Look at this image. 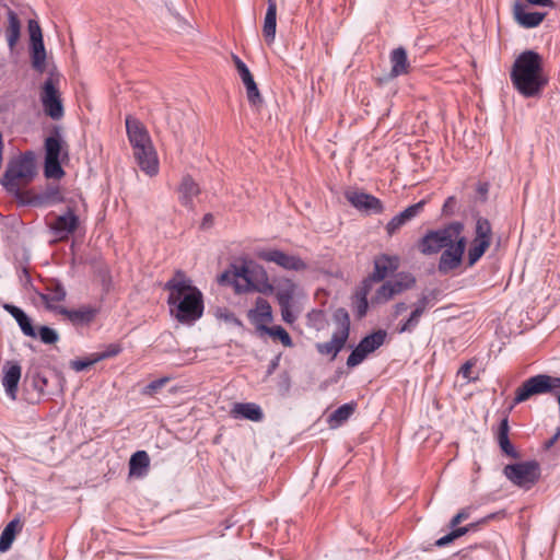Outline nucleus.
Returning a JSON list of instances; mask_svg holds the SVG:
<instances>
[{
  "mask_svg": "<svg viewBox=\"0 0 560 560\" xmlns=\"http://www.w3.org/2000/svg\"><path fill=\"white\" fill-rule=\"evenodd\" d=\"M172 315L182 324H192L203 314V296L184 271L177 270L164 285Z\"/></svg>",
  "mask_w": 560,
  "mask_h": 560,
  "instance_id": "1",
  "label": "nucleus"
},
{
  "mask_svg": "<svg viewBox=\"0 0 560 560\" xmlns=\"http://www.w3.org/2000/svg\"><path fill=\"white\" fill-rule=\"evenodd\" d=\"M511 81L524 97L538 96L548 83L541 56L534 50L523 51L513 63Z\"/></svg>",
  "mask_w": 560,
  "mask_h": 560,
  "instance_id": "2",
  "label": "nucleus"
},
{
  "mask_svg": "<svg viewBox=\"0 0 560 560\" xmlns=\"http://www.w3.org/2000/svg\"><path fill=\"white\" fill-rule=\"evenodd\" d=\"M36 175L35 158L27 151L12 158L0 179L2 187L18 199L23 198L22 189L30 185Z\"/></svg>",
  "mask_w": 560,
  "mask_h": 560,
  "instance_id": "3",
  "label": "nucleus"
},
{
  "mask_svg": "<svg viewBox=\"0 0 560 560\" xmlns=\"http://www.w3.org/2000/svg\"><path fill=\"white\" fill-rule=\"evenodd\" d=\"M464 223L453 221L444 226L428 231L418 242V249L423 255H435L456 242L464 234Z\"/></svg>",
  "mask_w": 560,
  "mask_h": 560,
  "instance_id": "4",
  "label": "nucleus"
},
{
  "mask_svg": "<svg viewBox=\"0 0 560 560\" xmlns=\"http://www.w3.org/2000/svg\"><path fill=\"white\" fill-rule=\"evenodd\" d=\"M560 388V377L547 374H538L527 378L515 390L513 405L528 400L534 395L549 394Z\"/></svg>",
  "mask_w": 560,
  "mask_h": 560,
  "instance_id": "5",
  "label": "nucleus"
},
{
  "mask_svg": "<svg viewBox=\"0 0 560 560\" xmlns=\"http://www.w3.org/2000/svg\"><path fill=\"white\" fill-rule=\"evenodd\" d=\"M504 475L514 485L529 489L540 478V466L536 460L510 464L504 467Z\"/></svg>",
  "mask_w": 560,
  "mask_h": 560,
  "instance_id": "6",
  "label": "nucleus"
},
{
  "mask_svg": "<svg viewBox=\"0 0 560 560\" xmlns=\"http://www.w3.org/2000/svg\"><path fill=\"white\" fill-rule=\"evenodd\" d=\"M256 257L266 262L276 264L288 271H304L308 267L300 256L277 248L257 250Z\"/></svg>",
  "mask_w": 560,
  "mask_h": 560,
  "instance_id": "7",
  "label": "nucleus"
},
{
  "mask_svg": "<svg viewBox=\"0 0 560 560\" xmlns=\"http://www.w3.org/2000/svg\"><path fill=\"white\" fill-rule=\"evenodd\" d=\"M436 300L435 291L421 294L420 298L413 303L412 311L409 316L397 327V332H413L418 327L422 315L435 305Z\"/></svg>",
  "mask_w": 560,
  "mask_h": 560,
  "instance_id": "8",
  "label": "nucleus"
},
{
  "mask_svg": "<svg viewBox=\"0 0 560 560\" xmlns=\"http://www.w3.org/2000/svg\"><path fill=\"white\" fill-rule=\"evenodd\" d=\"M466 245L467 238L463 234L456 242L452 243V245L443 250L438 264L440 273L447 275L462 265Z\"/></svg>",
  "mask_w": 560,
  "mask_h": 560,
  "instance_id": "9",
  "label": "nucleus"
},
{
  "mask_svg": "<svg viewBox=\"0 0 560 560\" xmlns=\"http://www.w3.org/2000/svg\"><path fill=\"white\" fill-rule=\"evenodd\" d=\"M80 226V218L74 208L68 207L67 211L56 217L49 224V229L57 241H67Z\"/></svg>",
  "mask_w": 560,
  "mask_h": 560,
  "instance_id": "10",
  "label": "nucleus"
},
{
  "mask_svg": "<svg viewBox=\"0 0 560 560\" xmlns=\"http://www.w3.org/2000/svg\"><path fill=\"white\" fill-rule=\"evenodd\" d=\"M40 101L45 114L51 119L59 120L63 117L65 112L60 94L51 78H48L43 85Z\"/></svg>",
  "mask_w": 560,
  "mask_h": 560,
  "instance_id": "11",
  "label": "nucleus"
},
{
  "mask_svg": "<svg viewBox=\"0 0 560 560\" xmlns=\"http://www.w3.org/2000/svg\"><path fill=\"white\" fill-rule=\"evenodd\" d=\"M232 60L243 84L245 85L248 103L255 107L260 106L262 104V97L248 67L235 54H232Z\"/></svg>",
  "mask_w": 560,
  "mask_h": 560,
  "instance_id": "12",
  "label": "nucleus"
},
{
  "mask_svg": "<svg viewBox=\"0 0 560 560\" xmlns=\"http://www.w3.org/2000/svg\"><path fill=\"white\" fill-rule=\"evenodd\" d=\"M35 293L42 300L46 310L57 313L60 307L57 304L63 302L67 298L66 288L59 280L56 279H49L45 283L44 291L35 290Z\"/></svg>",
  "mask_w": 560,
  "mask_h": 560,
  "instance_id": "13",
  "label": "nucleus"
},
{
  "mask_svg": "<svg viewBox=\"0 0 560 560\" xmlns=\"http://www.w3.org/2000/svg\"><path fill=\"white\" fill-rule=\"evenodd\" d=\"M346 198L351 206L360 211L376 214L384 211L383 202L373 195L363 191H348Z\"/></svg>",
  "mask_w": 560,
  "mask_h": 560,
  "instance_id": "14",
  "label": "nucleus"
},
{
  "mask_svg": "<svg viewBox=\"0 0 560 560\" xmlns=\"http://www.w3.org/2000/svg\"><path fill=\"white\" fill-rule=\"evenodd\" d=\"M133 150V156L140 170L149 176H155L159 173V160L153 144H147Z\"/></svg>",
  "mask_w": 560,
  "mask_h": 560,
  "instance_id": "15",
  "label": "nucleus"
},
{
  "mask_svg": "<svg viewBox=\"0 0 560 560\" xmlns=\"http://www.w3.org/2000/svg\"><path fill=\"white\" fill-rule=\"evenodd\" d=\"M133 150V156L140 170L149 176H155L159 173V160L153 144H147Z\"/></svg>",
  "mask_w": 560,
  "mask_h": 560,
  "instance_id": "16",
  "label": "nucleus"
},
{
  "mask_svg": "<svg viewBox=\"0 0 560 560\" xmlns=\"http://www.w3.org/2000/svg\"><path fill=\"white\" fill-rule=\"evenodd\" d=\"M100 310L93 305H82L77 310L59 307L58 314L65 316L73 326H88L97 316Z\"/></svg>",
  "mask_w": 560,
  "mask_h": 560,
  "instance_id": "17",
  "label": "nucleus"
},
{
  "mask_svg": "<svg viewBox=\"0 0 560 560\" xmlns=\"http://www.w3.org/2000/svg\"><path fill=\"white\" fill-rule=\"evenodd\" d=\"M425 200H420L407 207L404 211L399 212L390 219L386 224L385 230L388 236H393L397 233L405 224L418 217L424 209Z\"/></svg>",
  "mask_w": 560,
  "mask_h": 560,
  "instance_id": "18",
  "label": "nucleus"
},
{
  "mask_svg": "<svg viewBox=\"0 0 560 560\" xmlns=\"http://www.w3.org/2000/svg\"><path fill=\"white\" fill-rule=\"evenodd\" d=\"M399 267V258L397 256L380 255L374 259V270L365 279L373 282H380L384 280L389 272L395 271Z\"/></svg>",
  "mask_w": 560,
  "mask_h": 560,
  "instance_id": "19",
  "label": "nucleus"
},
{
  "mask_svg": "<svg viewBox=\"0 0 560 560\" xmlns=\"http://www.w3.org/2000/svg\"><path fill=\"white\" fill-rule=\"evenodd\" d=\"M126 129L132 149L152 143L149 132L138 119L128 116Z\"/></svg>",
  "mask_w": 560,
  "mask_h": 560,
  "instance_id": "20",
  "label": "nucleus"
},
{
  "mask_svg": "<svg viewBox=\"0 0 560 560\" xmlns=\"http://www.w3.org/2000/svg\"><path fill=\"white\" fill-rule=\"evenodd\" d=\"M248 318L259 330H262V327L272 320V310L269 302L266 299L258 298L255 308L248 312Z\"/></svg>",
  "mask_w": 560,
  "mask_h": 560,
  "instance_id": "21",
  "label": "nucleus"
},
{
  "mask_svg": "<svg viewBox=\"0 0 560 560\" xmlns=\"http://www.w3.org/2000/svg\"><path fill=\"white\" fill-rule=\"evenodd\" d=\"M21 378V366L18 362H7L2 380L7 395L11 399L16 398L18 385Z\"/></svg>",
  "mask_w": 560,
  "mask_h": 560,
  "instance_id": "22",
  "label": "nucleus"
},
{
  "mask_svg": "<svg viewBox=\"0 0 560 560\" xmlns=\"http://www.w3.org/2000/svg\"><path fill=\"white\" fill-rule=\"evenodd\" d=\"M200 194L199 185L191 176L186 175L182 178L178 186V199L182 206L194 209V198Z\"/></svg>",
  "mask_w": 560,
  "mask_h": 560,
  "instance_id": "23",
  "label": "nucleus"
},
{
  "mask_svg": "<svg viewBox=\"0 0 560 560\" xmlns=\"http://www.w3.org/2000/svg\"><path fill=\"white\" fill-rule=\"evenodd\" d=\"M231 415L235 419H247L250 421H261L264 412L261 408L254 402H236L231 409Z\"/></svg>",
  "mask_w": 560,
  "mask_h": 560,
  "instance_id": "24",
  "label": "nucleus"
},
{
  "mask_svg": "<svg viewBox=\"0 0 560 560\" xmlns=\"http://www.w3.org/2000/svg\"><path fill=\"white\" fill-rule=\"evenodd\" d=\"M514 18L520 25L526 28L538 26L545 19L546 13L540 12H526L524 4L516 2L513 7Z\"/></svg>",
  "mask_w": 560,
  "mask_h": 560,
  "instance_id": "25",
  "label": "nucleus"
},
{
  "mask_svg": "<svg viewBox=\"0 0 560 560\" xmlns=\"http://www.w3.org/2000/svg\"><path fill=\"white\" fill-rule=\"evenodd\" d=\"M3 308L16 320L19 327L25 336L31 338L37 337V332L32 324V319L22 308L12 304H4Z\"/></svg>",
  "mask_w": 560,
  "mask_h": 560,
  "instance_id": "26",
  "label": "nucleus"
},
{
  "mask_svg": "<svg viewBox=\"0 0 560 560\" xmlns=\"http://www.w3.org/2000/svg\"><path fill=\"white\" fill-rule=\"evenodd\" d=\"M63 201L60 187L58 185H48L42 192L35 195L30 203L36 207H44L60 203Z\"/></svg>",
  "mask_w": 560,
  "mask_h": 560,
  "instance_id": "27",
  "label": "nucleus"
},
{
  "mask_svg": "<svg viewBox=\"0 0 560 560\" xmlns=\"http://www.w3.org/2000/svg\"><path fill=\"white\" fill-rule=\"evenodd\" d=\"M371 280H363L353 295V312L357 318H363L369 310L368 295L371 291Z\"/></svg>",
  "mask_w": 560,
  "mask_h": 560,
  "instance_id": "28",
  "label": "nucleus"
},
{
  "mask_svg": "<svg viewBox=\"0 0 560 560\" xmlns=\"http://www.w3.org/2000/svg\"><path fill=\"white\" fill-rule=\"evenodd\" d=\"M277 27V3L276 0H268L267 11L264 19L262 35L267 44H272L276 37Z\"/></svg>",
  "mask_w": 560,
  "mask_h": 560,
  "instance_id": "29",
  "label": "nucleus"
},
{
  "mask_svg": "<svg viewBox=\"0 0 560 560\" xmlns=\"http://www.w3.org/2000/svg\"><path fill=\"white\" fill-rule=\"evenodd\" d=\"M390 75L396 78L402 74H407L409 71V61L407 57V51L402 47L395 48L390 52Z\"/></svg>",
  "mask_w": 560,
  "mask_h": 560,
  "instance_id": "30",
  "label": "nucleus"
},
{
  "mask_svg": "<svg viewBox=\"0 0 560 560\" xmlns=\"http://www.w3.org/2000/svg\"><path fill=\"white\" fill-rule=\"evenodd\" d=\"M232 271H233V278L242 279L244 280L245 284L242 285L238 282L235 283V291L236 292H247L257 290L256 285L254 284L252 277H250V270L246 265H231ZM258 291L265 292L262 289H258Z\"/></svg>",
  "mask_w": 560,
  "mask_h": 560,
  "instance_id": "31",
  "label": "nucleus"
},
{
  "mask_svg": "<svg viewBox=\"0 0 560 560\" xmlns=\"http://www.w3.org/2000/svg\"><path fill=\"white\" fill-rule=\"evenodd\" d=\"M5 36L10 50H13L21 36V22L18 14L10 9L8 11V27L5 30Z\"/></svg>",
  "mask_w": 560,
  "mask_h": 560,
  "instance_id": "32",
  "label": "nucleus"
},
{
  "mask_svg": "<svg viewBox=\"0 0 560 560\" xmlns=\"http://www.w3.org/2000/svg\"><path fill=\"white\" fill-rule=\"evenodd\" d=\"M509 430H510L509 419H508V417H504L500 422L498 433H497V440H498L499 446L502 450V452H504L510 457L516 458L518 456V454L515 451L512 443L510 442Z\"/></svg>",
  "mask_w": 560,
  "mask_h": 560,
  "instance_id": "33",
  "label": "nucleus"
},
{
  "mask_svg": "<svg viewBox=\"0 0 560 560\" xmlns=\"http://www.w3.org/2000/svg\"><path fill=\"white\" fill-rule=\"evenodd\" d=\"M150 458L145 451H137L129 460V475L142 477L147 474Z\"/></svg>",
  "mask_w": 560,
  "mask_h": 560,
  "instance_id": "34",
  "label": "nucleus"
},
{
  "mask_svg": "<svg viewBox=\"0 0 560 560\" xmlns=\"http://www.w3.org/2000/svg\"><path fill=\"white\" fill-rule=\"evenodd\" d=\"M22 529V524L19 518H14L11 522L7 524L4 529L2 530L0 535V551L5 552L8 551L14 539L16 534Z\"/></svg>",
  "mask_w": 560,
  "mask_h": 560,
  "instance_id": "35",
  "label": "nucleus"
},
{
  "mask_svg": "<svg viewBox=\"0 0 560 560\" xmlns=\"http://www.w3.org/2000/svg\"><path fill=\"white\" fill-rule=\"evenodd\" d=\"M347 340L332 334L331 339L327 342L316 343V350L322 355H330L334 360L338 353L343 349Z\"/></svg>",
  "mask_w": 560,
  "mask_h": 560,
  "instance_id": "36",
  "label": "nucleus"
},
{
  "mask_svg": "<svg viewBox=\"0 0 560 560\" xmlns=\"http://www.w3.org/2000/svg\"><path fill=\"white\" fill-rule=\"evenodd\" d=\"M332 319L338 327L334 334L348 340L350 335V316L348 311L342 307L337 308L332 314Z\"/></svg>",
  "mask_w": 560,
  "mask_h": 560,
  "instance_id": "37",
  "label": "nucleus"
},
{
  "mask_svg": "<svg viewBox=\"0 0 560 560\" xmlns=\"http://www.w3.org/2000/svg\"><path fill=\"white\" fill-rule=\"evenodd\" d=\"M472 241L492 243V226L488 219L479 217L475 224V236Z\"/></svg>",
  "mask_w": 560,
  "mask_h": 560,
  "instance_id": "38",
  "label": "nucleus"
},
{
  "mask_svg": "<svg viewBox=\"0 0 560 560\" xmlns=\"http://www.w3.org/2000/svg\"><path fill=\"white\" fill-rule=\"evenodd\" d=\"M32 67L38 71L44 72L46 69V50L44 43L30 45Z\"/></svg>",
  "mask_w": 560,
  "mask_h": 560,
  "instance_id": "39",
  "label": "nucleus"
},
{
  "mask_svg": "<svg viewBox=\"0 0 560 560\" xmlns=\"http://www.w3.org/2000/svg\"><path fill=\"white\" fill-rule=\"evenodd\" d=\"M295 288L296 285L291 279H283L279 283L276 294L278 304L292 303Z\"/></svg>",
  "mask_w": 560,
  "mask_h": 560,
  "instance_id": "40",
  "label": "nucleus"
},
{
  "mask_svg": "<svg viewBox=\"0 0 560 560\" xmlns=\"http://www.w3.org/2000/svg\"><path fill=\"white\" fill-rule=\"evenodd\" d=\"M490 244H487L486 241L477 242L471 241L467 252V264L469 267H472L477 264V261L485 255V253L489 249Z\"/></svg>",
  "mask_w": 560,
  "mask_h": 560,
  "instance_id": "41",
  "label": "nucleus"
},
{
  "mask_svg": "<svg viewBox=\"0 0 560 560\" xmlns=\"http://www.w3.org/2000/svg\"><path fill=\"white\" fill-rule=\"evenodd\" d=\"M386 282L393 289L395 295H398L406 290L411 289L416 283V279L410 275H399L396 279L388 280Z\"/></svg>",
  "mask_w": 560,
  "mask_h": 560,
  "instance_id": "42",
  "label": "nucleus"
},
{
  "mask_svg": "<svg viewBox=\"0 0 560 560\" xmlns=\"http://www.w3.org/2000/svg\"><path fill=\"white\" fill-rule=\"evenodd\" d=\"M386 331L377 330L371 335L365 336L360 342L368 350L369 353H372L376 349H378L385 341Z\"/></svg>",
  "mask_w": 560,
  "mask_h": 560,
  "instance_id": "43",
  "label": "nucleus"
},
{
  "mask_svg": "<svg viewBox=\"0 0 560 560\" xmlns=\"http://www.w3.org/2000/svg\"><path fill=\"white\" fill-rule=\"evenodd\" d=\"M354 404H343L338 407L329 417V422L340 424L348 420L354 411Z\"/></svg>",
  "mask_w": 560,
  "mask_h": 560,
  "instance_id": "44",
  "label": "nucleus"
},
{
  "mask_svg": "<svg viewBox=\"0 0 560 560\" xmlns=\"http://www.w3.org/2000/svg\"><path fill=\"white\" fill-rule=\"evenodd\" d=\"M45 151V159H59L61 152V139L58 133L46 138Z\"/></svg>",
  "mask_w": 560,
  "mask_h": 560,
  "instance_id": "45",
  "label": "nucleus"
},
{
  "mask_svg": "<svg viewBox=\"0 0 560 560\" xmlns=\"http://www.w3.org/2000/svg\"><path fill=\"white\" fill-rule=\"evenodd\" d=\"M44 174L47 178L59 179L65 175L59 159H45Z\"/></svg>",
  "mask_w": 560,
  "mask_h": 560,
  "instance_id": "46",
  "label": "nucleus"
},
{
  "mask_svg": "<svg viewBox=\"0 0 560 560\" xmlns=\"http://www.w3.org/2000/svg\"><path fill=\"white\" fill-rule=\"evenodd\" d=\"M262 331L271 337L278 338L284 347H292L293 342L288 331L281 326H264Z\"/></svg>",
  "mask_w": 560,
  "mask_h": 560,
  "instance_id": "47",
  "label": "nucleus"
},
{
  "mask_svg": "<svg viewBox=\"0 0 560 560\" xmlns=\"http://www.w3.org/2000/svg\"><path fill=\"white\" fill-rule=\"evenodd\" d=\"M395 295L393 289L389 287L387 282H384L375 292V295L372 298V303L375 304H384L392 300Z\"/></svg>",
  "mask_w": 560,
  "mask_h": 560,
  "instance_id": "48",
  "label": "nucleus"
},
{
  "mask_svg": "<svg viewBox=\"0 0 560 560\" xmlns=\"http://www.w3.org/2000/svg\"><path fill=\"white\" fill-rule=\"evenodd\" d=\"M468 532H469V527L468 526H463V527L455 528L454 530H452L447 535L439 538L435 541V546L436 547H444V546L448 545L450 542L454 541L456 538L464 536Z\"/></svg>",
  "mask_w": 560,
  "mask_h": 560,
  "instance_id": "49",
  "label": "nucleus"
},
{
  "mask_svg": "<svg viewBox=\"0 0 560 560\" xmlns=\"http://www.w3.org/2000/svg\"><path fill=\"white\" fill-rule=\"evenodd\" d=\"M36 332L37 337L45 345H54L59 340L58 332L48 326H40Z\"/></svg>",
  "mask_w": 560,
  "mask_h": 560,
  "instance_id": "50",
  "label": "nucleus"
},
{
  "mask_svg": "<svg viewBox=\"0 0 560 560\" xmlns=\"http://www.w3.org/2000/svg\"><path fill=\"white\" fill-rule=\"evenodd\" d=\"M27 31L30 34V45L44 43L42 28L37 21L30 20Z\"/></svg>",
  "mask_w": 560,
  "mask_h": 560,
  "instance_id": "51",
  "label": "nucleus"
},
{
  "mask_svg": "<svg viewBox=\"0 0 560 560\" xmlns=\"http://www.w3.org/2000/svg\"><path fill=\"white\" fill-rule=\"evenodd\" d=\"M171 381V377L164 376L158 380H154L150 382L148 385H145L142 388V394L147 396L154 395L158 390H160L162 387H164L168 382Z\"/></svg>",
  "mask_w": 560,
  "mask_h": 560,
  "instance_id": "52",
  "label": "nucleus"
},
{
  "mask_svg": "<svg viewBox=\"0 0 560 560\" xmlns=\"http://www.w3.org/2000/svg\"><path fill=\"white\" fill-rule=\"evenodd\" d=\"M95 353H92L90 358L86 359H75L70 361V368L75 372H81L97 363Z\"/></svg>",
  "mask_w": 560,
  "mask_h": 560,
  "instance_id": "53",
  "label": "nucleus"
},
{
  "mask_svg": "<svg viewBox=\"0 0 560 560\" xmlns=\"http://www.w3.org/2000/svg\"><path fill=\"white\" fill-rule=\"evenodd\" d=\"M122 351V347L119 343H110L106 346L105 350L95 353L96 360L102 361L108 358L118 355Z\"/></svg>",
  "mask_w": 560,
  "mask_h": 560,
  "instance_id": "54",
  "label": "nucleus"
},
{
  "mask_svg": "<svg viewBox=\"0 0 560 560\" xmlns=\"http://www.w3.org/2000/svg\"><path fill=\"white\" fill-rule=\"evenodd\" d=\"M281 311V317L287 324H293L296 320V316L292 312V303L279 304Z\"/></svg>",
  "mask_w": 560,
  "mask_h": 560,
  "instance_id": "55",
  "label": "nucleus"
},
{
  "mask_svg": "<svg viewBox=\"0 0 560 560\" xmlns=\"http://www.w3.org/2000/svg\"><path fill=\"white\" fill-rule=\"evenodd\" d=\"M364 359L365 358L358 350L353 349L347 359V365L349 368H354V366L359 365L360 363H362L364 361Z\"/></svg>",
  "mask_w": 560,
  "mask_h": 560,
  "instance_id": "56",
  "label": "nucleus"
},
{
  "mask_svg": "<svg viewBox=\"0 0 560 560\" xmlns=\"http://www.w3.org/2000/svg\"><path fill=\"white\" fill-rule=\"evenodd\" d=\"M474 365H475V362H472L470 360L465 362L462 365V368L459 369L458 374H460L467 381L475 380V377L471 376V369H472Z\"/></svg>",
  "mask_w": 560,
  "mask_h": 560,
  "instance_id": "57",
  "label": "nucleus"
},
{
  "mask_svg": "<svg viewBox=\"0 0 560 560\" xmlns=\"http://www.w3.org/2000/svg\"><path fill=\"white\" fill-rule=\"evenodd\" d=\"M220 284H234L237 283L236 279L233 278V271L232 268L225 270L223 273L220 275L218 279Z\"/></svg>",
  "mask_w": 560,
  "mask_h": 560,
  "instance_id": "58",
  "label": "nucleus"
},
{
  "mask_svg": "<svg viewBox=\"0 0 560 560\" xmlns=\"http://www.w3.org/2000/svg\"><path fill=\"white\" fill-rule=\"evenodd\" d=\"M217 317L223 318L228 323H232V324H236V325L241 324V322L236 318V316L226 310H218Z\"/></svg>",
  "mask_w": 560,
  "mask_h": 560,
  "instance_id": "59",
  "label": "nucleus"
},
{
  "mask_svg": "<svg viewBox=\"0 0 560 560\" xmlns=\"http://www.w3.org/2000/svg\"><path fill=\"white\" fill-rule=\"evenodd\" d=\"M455 207H456V199L455 197L451 196L448 197L444 205H443V208H442V212L444 215H452L454 214V211H455Z\"/></svg>",
  "mask_w": 560,
  "mask_h": 560,
  "instance_id": "60",
  "label": "nucleus"
},
{
  "mask_svg": "<svg viewBox=\"0 0 560 560\" xmlns=\"http://www.w3.org/2000/svg\"><path fill=\"white\" fill-rule=\"evenodd\" d=\"M47 385V380L45 376L40 375L39 373H36L33 375V386L40 393L45 390V387Z\"/></svg>",
  "mask_w": 560,
  "mask_h": 560,
  "instance_id": "61",
  "label": "nucleus"
},
{
  "mask_svg": "<svg viewBox=\"0 0 560 560\" xmlns=\"http://www.w3.org/2000/svg\"><path fill=\"white\" fill-rule=\"evenodd\" d=\"M469 517V512L467 510L459 511L450 522L451 527H455L460 522L467 520Z\"/></svg>",
  "mask_w": 560,
  "mask_h": 560,
  "instance_id": "62",
  "label": "nucleus"
},
{
  "mask_svg": "<svg viewBox=\"0 0 560 560\" xmlns=\"http://www.w3.org/2000/svg\"><path fill=\"white\" fill-rule=\"evenodd\" d=\"M526 1L533 5H538V7H548V8L555 7V2L552 0H526Z\"/></svg>",
  "mask_w": 560,
  "mask_h": 560,
  "instance_id": "63",
  "label": "nucleus"
},
{
  "mask_svg": "<svg viewBox=\"0 0 560 560\" xmlns=\"http://www.w3.org/2000/svg\"><path fill=\"white\" fill-rule=\"evenodd\" d=\"M559 436H560V429H558L557 432L549 440H547L545 442V444H544L545 448L546 450L551 448L558 441Z\"/></svg>",
  "mask_w": 560,
  "mask_h": 560,
  "instance_id": "64",
  "label": "nucleus"
}]
</instances>
